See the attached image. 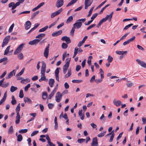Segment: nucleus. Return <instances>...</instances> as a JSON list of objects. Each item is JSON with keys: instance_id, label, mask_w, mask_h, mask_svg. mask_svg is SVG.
Listing matches in <instances>:
<instances>
[{"instance_id": "obj_17", "label": "nucleus", "mask_w": 146, "mask_h": 146, "mask_svg": "<svg viewBox=\"0 0 146 146\" xmlns=\"http://www.w3.org/2000/svg\"><path fill=\"white\" fill-rule=\"evenodd\" d=\"M16 72V70H14L10 72L8 74L7 76L6 77V79H8L11 78L13 76V74L14 75H15V74Z\"/></svg>"}, {"instance_id": "obj_59", "label": "nucleus", "mask_w": 146, "mask_h": 146, "mask_svg": "<svg viewBox=\"0 0 146 146\" xmlns=\"http://www.w3.org/2000/svg\"><path fill=\"white\" fill-rule=\"evenodd\" d=\"M129 34V33H125L124 35H123L119 40L120 41L122 40L125 38L127 35Z\"/></svg>"}, {"instance_id": "obj_6", "label": "nucleus", "mask_w": 146, "mask_h": 146, "mask_svg": "<svg viewBox=\"0 0 146 146\" xmlns=\"http://www.w3.org/2000/svg\"><path fill=\"white\" fill-rule=\"evenodd\" d=\"M93 1H91L90 0H85V9H87L88 7H89L92 4Z\"/></svg>"}, {"instance_id": "obj_27", "label": "nucleus", "mask_w": 146, "mask_h": 146, "mask_svg": "<svg viewBox=\"0 0 146 146\" xmlns=\"http://www.w3.org/2000/svg\"><path fill=\"white\" fill-rule=\"evenodd\" d=\"M78 0H72L66 6V7H67L71 5L76 3Z\"/></svg>"}, {"instance_id": "obj_35", "label": "nucleus", "mask_w": 146, "mask_h": 146, "mask_svg": "<svg viewBox=\"0 0 146 146\" xmlns=\"http://www.w3.org/2000/svg\"><path fill=\"white\" fill-rule=\"evenodd\" d=\"M127 52V51H116V53L118 54L121 55V54H124L126 53Z\"/></svg>"}, {"instance_id": "obj_56", "label": "nucleus", "mask_w": 146, "mask_h": 146, "mask_svg": "<svg viewBox=\"0 0 146 146\" xmlns=\"http://www.w3.org/2000/svg\"><path fill=\"white\" fill-rule=\"evenodd\" d=\"M68 47L67 44L64 43H63L62 45V47L63 49H66Z\"/></svg>"}, {"instance_id": "obj_57", "label": "nucleus", "mask_w": 146, "mask_h": 146, "mask_svg": "<svg viewBox=\"0 0 146 146\" xmlns=\"http://www.w3.org/2000/svg\"><path fill=\"white\" fill-rule=\"evenodd\" d=\"M98 15V13H96L94 14L91 17V19L93 21V20L97 17Z\"/></svg>"}, {"instance_id": "obj_55", "label": "nucleus", "mask_w": 146, "mask_h": 146, "mask_svg": "<svg viewBox=\"0 0 146 146\" xmlns=\"http://www.w3.org/2000/svg\"><path fill=\"white\" fill-rule=\"evenodd\" d=\"M113 60V58L110 55H109L108 59V62H111Z\"/></svg>"}, {"instance_id": "obj_15", "label": "nucleus", "mask_w": 146, "mask_h": 146, "mask_svg": "<svg viewBox=\"0 0 146 146\" xmlns=\"http://www.w3.org/2000/svg\"><path fill=\"white\" fill-rule=\"evenodd\" d=\"M61 40L62 41H65L67 44L71 42V40L70 38L67 36H65L62 37L61 38Z\"/></svg>"}, {"instance_id": "obj_10", "label": "nucleus", "mask_w": 146, "mask_h": 146, "mask_svg": "<svg viewBox=\"0 0 146 146\" xmlns=\"http://www.w3.org/2000/svg\"><path fill=\"white\" fill-rule=\"evenodd\" d=\"M50 47V44H48L47 46L46 47L44 53V56L46 58H47L49 52V48Z\"/></svg>"}, {"instance_id": "obj_33", "label": "nucleus", "mask_w": 146, "mask_h": 146, "mask_svg": "<svg viewBox=\"0 0 146 146\" xmlns=\"http://www.w3.org/2000/svg\"><path fill=\"white\" fill-rule=\"evenodd\" d=\"M24 101L25 103L27 102L28 104H31L32 103L31 100L28 97L24 98Z\"/></svg>"}, {"instance_id": "obj_43", "label": "nucleus", "mask_w": 146, "mask_h": 146, "mask_svg": "<svg viewBox=\"0 0 146 146\" xmlns=\"http://www.w3.org/2000/svg\"><path fill=\"white\" fill-rule=\"evenodd\" d=\"M27 131V129H21L19 131V132L21 133H25Z\"/></svg>"}, {"instance_id": "obj_54", "label": "nucleus", "mask_w": 146, "mask_h": 146, "mask_svg": "<svg viewBox=\"0 0 146 146\" xmlns=\"http://www.w3.org/2000/svg\"><path fill=\"white\" fill-rule=\"evenodd\" d=\"M38 131H34L31 135V137H33L36 135L38 133Z\"/></svg>"}, {"instance_id": "obj_25", "label": "nucleus", "mask_w": 146, "mask_h": 146, "mask_svg": "<svg viewBox=\"0 0 146 146\" xmlns=\"http://www.w3.org/2000/svg\"><path fill=\"white\" fill-rule=\"evenodd\" d=\"M7 97V94L6 92H5L3 96L2 99L0 101V105H1L3 102H4L6 99Z\"/></svg>"}, {"instance_id": "obj_49", "label": "nucleus", "mask_w": 146, "mask_h": 146, "mask_svg": "<svg viewBox=\"0 0 146 146\" xmlns=\"http://www.w3.org/2000/svg\"><path fill=\"white\" fill-rule=\"evenodd\" d=\"M107 1L105 0L104 1L102 2L101 4H100L96 8V9H98L100 8L104 4H105V3Z\"/></svg>"}, {"instance_id": "obj_3", "label": "nucleus", "mask_w": 146, "mask_h": 146, "mask_svg": "<svg viewBox=\"0 0 146 146\" xmlns=\"http://www.w3.org/2000/svg\"><path fill=\"white\" fill-rule=\"evenodd\" d=\"M10 37V36L9 35L6 36L5 37L3 41V44L2 45V47H3L7 44L9 40Z\"/></svg>"}, {"instance_id": "obj_45", "label": "nucleus", "mask_w": 146, "mask_h": 146, "mask_svg": "<svg viewBox=\"0 0 146 146\" xmlns=\"http://www.w3.org/2000/svg\"><path fill=\"white\" fill-rule=\"evenodd\" d=\"M78 49L77 47H76L75 48L74 54L73 56V58H74L76 56V55L78 53Z\"/></svg>"}, {"instance_id": "obj_13", "label": "nucleus", "mask_w": 146, "mask_h": 146, "mask_svg": "<svg viewBox=\"0 0 146 146\" xmlns=\"http://www.w3.org/2000/svg\"><path fill=\"white\" fill-rule=\"evenodd\" d=\"M41 40V39H35V40L30 41L29 44L31 45L36 44L38 43Z\"/></svg>"}, {"instance_id": "obj_8", "label": "nucleus", "mask_w": 146, "mask_h": 146, "mask_svg": "<svg viewBox=\"0 0 146 146\" xmlns=\"http://www.w3.org/2000/svg\"><path fill=\"white\" fill-rule=\"evenodd\" d=\"M91 146H98L97 138L96 137L93 138Z\"/></svg>"}, {"instance_id": "obj_38", "label": "nucleus", "mask_w": 146, "mask_h": 146, "mask_svg": "<svg viewBox=\"0 0 146 146\" xmlns=\"http://www.w3.org/2000/svg\"><path fill=\"white\" fill-rule=\"evenodd\" d=\"M23 139V137L21 134H19L17 137V140L18 141H21Z\"/></svg>"}, {"instance_id": "obj_16", "label": "nucleus", "mask_w": 146, "mask_h": 146, "mask_svg": "<svg viewBox=\"0 0 146 146\" xmlns=\"http://www.w3.org/2000/svg\"><path fill=\"white\" fill-rule=\"evenodd\" d=\"M114 104L116 106L118 107L122 104L121 102L119 100H117L116 99H114L113 100Z\"/></svg>"}, {"instance_id": "obj_19", "label": "nucleus", "mask_w": 146, "mask_h": 146, "mask_svg": "<svg viewBox=\"0 0 146 146\" xmlns=\"http://www.w3.org/2000/svg\"><path fill=\"white\" fill-rule=\"evenodd\" d=\"M62 33L61 30H59L56 32H54L52 33V35L53 37L56 36L60 35Z\"/></svg>"}, {"instance_id": "obj_32", "label": "nucleus", "mask_w": 146, "mask_h": 146, "mask_svg": "<svg viewBox=\"0 0 146 146\" xmlns=\"http://www.w3.org/2000/svg\"><path fill=\"white\" fill-rule=\"evenodd\" d=\"M25 70V68L24 67L19 73L16 75V77H17L22 75L24 72Z\"/></svg>"}, {"instance_id": "obj_29", "label": "nucleus", "mask_w": 146, "mask_h": 146, "mask_svg": "<svg viewBox=\"0 0 146 146\" xmlns=\"http://www.w3.org/2000/svg\"><path fill=\"white\" fill-rule=\"evenodd\" d=\"M45 36V34L43 33H41L39 34L36 37V38H38L39 39H42V38L44 37Z\"/></svg>"}, {"instance_id": "obj_5", "label": "nucleus", "mask_w": 146, "mask_h": 146, "mask_svg": "<svg viewBox=\"0 0 146 146\" xmlns=\"http://www.w3.org/2000/svg\"><path fill=\"white\" fill-rule=\"evenodd\" d=\"M62 95L59 92L57 93L55 96V100L57 102H59L62 98Z\"/></svg>"}, {"instance_id": "obj_39", "label": "nucleus", "mask_w": 146, "mask_h": 146, "mask_svg": "<svg viewBox=\"0 0 146 146\" xmlns=\"http://www.w3.org/2000/svg\"><path fill=\"white\" fill-rule=\"evenodd\" d=\"M39 13V11H37L33 13L32 15L31 18L32 19H33Z\"/></svg>"}, {"instance_id": "obj_11", "label": "nucleus", "mask_w": 146, "mask_h": 146, "mask_svg": "<svg viewBox=\"0 0 146 146\" xmlns=\"http://www.w3.org/2000/svg\"><path fill=\"white\" fill-rule=\"evenodd\" d=\"M64 4V0H57L56 1V6L57 8L62 6Z\"/></svg>"}, {"instance_id": "obj_1", "label": "nucleus", "mask_w": 146, "mask_h": 146, "mask_svg": "<svg viewBox=\"0 0 146 146\" xmlns=\"http://www.w3.org/2000/svg\"><path fill=\"white\" fill-rule=\"evenodd\" d=\"M18 1L15 4L13 2L10 3L8 5L9 7H12L11 9L13 10L17 7L19 6L21 4L23 3L24 1L25 0H17Z\"/></svg>"}, {"instance_id": "obj_42", "label": "nucleus", "mask_w": 146, "mask_h": 146, "mask_svg": "<svg viewBox=\"0 0 146 146\" xmlns=\"http://www.w3.org/2000/svg\"><path fill=\"white\" fill-rule=\"evenodd\" d=\"M23 54L22 53H20L18 55V58L20 60L23 59Z\"/></svg>"}, {"instance_id": "obj_60", "label": "nucleus", "mask_w": 146, "mask_h": 146, "mask_svg": "<svg viewBox=\"0 0 146 146\" xmlns=\"http://www.w3.org/2000/svg\"><path fill=\"white\" fill-rule=\"evenodd\" d=\"M135 36H133V37H132V38H131L128 39L127 40H128V41L129 42V43H130V42H132L133 41H134L135 40Z\"/></svg>"}, {"instance_id": "obj_24", "label": "nucleus", "mask_w": 146, "mask_h": 146, "mask_svg": "<svg viewBox=\"0 0 146 146\" xmlns=\"http://www.w3.org/2000/svg\"><path fill=\"white\" fill-rule=\"evenodd\" d=\"M54 82V79L51 78L49 80V84L51 87H53Z\"/></svg>"}, {"instance_id": "obj_61", "label": "nucleus", "mask_w": 146, "mask_h": 146, "mask_svg": "<svg viewBox=\"0 0 146 146\" xmlns=\"http://www.w3.org/2000/svg\"><path fill=\"white\" fill-rule=\"evenodd\" d=\"M54 106V104L52 103H49L48 104V106L49 109H51Z\"/></svg>"}, {"instance_id": "obj_37", "label": "nucleus", "mask_w": 146, "mask_h": 146, "mask_svg": "<svg viewBox=\"0 0 146 146\" xmlns=\"http://www.w3.org/2000/svg\"><path fill=\"white\" fill-rule=\"evenodd\" d=\"M17 89V87H15L13 86H12L10 88V91L11 92H13L16 90Z\"/></svg>"}, {"instance_id": "obj_53", "label": "nucleus", "mask_w": 146, "mask_h": 146, "mask_svg": "<svg viewBox=\"0 0 146 146\" xmlns=\"http://www.w3.org/2000/svg\"><path fill=\"white\" fill-rule=\"evenodd\" d=\"M106 133V131H104L103 133H101L98 135V136L99 137H101L104 136Z\"/></svg>"}, {"instance_id": "obj_26", "label": "nucleus", "mask_w": 146, "mask_h": 146, "mask_svg": "<svg viewBox=\"0 0 146 146\" xmlns=\"http://www.w3.org/2000/svg\"><path fill=\"white\" fill-rule=\"evenodd\" d=\"M48 96L47 93L46 92H44L42 93V99L43 100H45Z\"/></svg>"}, {"instance_id": "obj_62", "label": "nucleus", "mask_w": 146, "mask_h": 146, "mask_svg": "<svg viewBox=\"0 0 146 146\" xmlns=\"http://www.w3.org/2000/svg\"><path fill=\"white\" fill-rule=\"evenodd\" d=\"M31 85L30 84H29L28 85L26 86L25 88V92H27L28 90V89L30 87Z\"/></svg>"}, {"instance_id": "obj_51", "label": "nucleus", "mask_w": 146, "mask_h": 146, "mask_svg": "<svg viewBox=\"0 0 146 146\" xmlns=\"http://www.w3.org/2000/svg\"><path fill=\"white\" fill-rule=\"evenodd\" d=\"M100 119L101 120H102V122L103 123L104 122L105 120H106V117H105L104 114H102V116L100 118Z\"/></svg>"}, {"instance_id": "obj_36", "label": "nucleus", "mask_w": 146, "mask_h": 146, "mask_svg": "<svg viewBox=\"0 0 146 146\" xmlns=\"http://www.w3.org/2000/svg\"><path fill=\"white\" fill-rule=\"evenodd\" d=\"M48 27L47 26H46L40 29L39 30V32H42L45 31L48 28Z\"/></svg>"}, {"instance_id": "obj_9", "label": "nucleus", "mask_w": 146, "mask_h": 146, "mask_svg": "<svg viewBox=\"0 0 146 146\" xmlns=\"http://www.w3.org/2000/svg\"><path fill=\"white\" fill-rule=\"evenodd\" d=\"M70 60L71 58H66V62L65 64L63 66V68H66V69H68L69 65V64L70 62Z\"/></svg>"}, {"instance_id": "obj_63", "label": "nucleus", "mask_w": 146, "mask_h": 146, "mask_svg": "<svg viewBox=\"0 0 146 146\" xmlns=\"http://www.w3.org/2000/svg\"><path fill=\"white\" fill-rule=\"evenodd\" d=\"M9 85V84L8 82H7L6 84H3L2 86V87L4 88H5L8 87Z\"/></svg>"}, {"instance_id": "obj_46", "label": "nucleus", "mask_w": 146, "mask_h": 146, "mask_svg": "<svg viewBox=\"0 0 146 146\" xmlns=\"http://www.w3.org/2000/svg\"><path fill=\"white\" fill-rule=\"evenodd\" d=\"M14 26V23L12 24V25L11 26L9 29L8 32L9 33H11L12 31Z\"/></svg>"}, {"instance_id": "obj_48", "label": "nucleus", "mask_w": 146, "mask_h": 146, "mask_svg": "<svg viewBox=\"0 0 146 146\" xmlns=\"http://www.w3.org/2000/svg\"><path fill=\"white\" fill-rule=\"evenodd\" d=\"M24 95L23 94V91L22 90H20L19 97L21 98H22L23 97Z\"/></svg>"}, {"instance_id": "obj_22", "label": "nucleus", "mask_w": 146, "mask_h": 146, "mask_svg": "<svg viewBox=\"0 0 146 146\" xmlns=\"http://www.w3.org/2000/svg\"><path fill=\"white\" fill-rule=\"evenodd\" d=\"M39 25V24L38 23H36L35 24V25L34 26V27L32 28V29H31L27 33V34L28 35L30 33H31L35 30L36 28H37L38 27V26Z\"/></svg>"}, {"instance_id": "obj_23", "label": "nucleus", "mask_w": 146, "mask_h": 146, "mask_svg": "<svg viewBox=\"0 0 146 146\" xmlns=\"http://www.w3.org/2000/svg\"><path fill=\"white\" fill-rule=\"evenodd\" d=\"M39 25V24L38 23H36L35 24V25L34 26V27L32 28V29H31L27 33V34L28 35L30 33H31L35 30L36 28H37L38 27V26Z\"/></svg>"}, {"instance_id": "obj_52", "label": "nucleus", "mask_w": 146, "mask_h": 146, "mask_svg": "<svg viewBox=\"0 0 146 146\" xmlns=\"http://www.w3.org/2000/svg\"><path fill=\"white\" fill-rule=\"evenodd\" d=\"M94 9V7H92L91 8L89 11V13L87 15L88 17H89L91 15Z\"/></svg>"}, {"instance_id": "obj_20", "label": "nucleus", "mask_w": 146, "mask_h": 146, "mask_svg": "<svg viewBox=\"0 0 146 146\" xmlns=\"http://www.w3.org/2000/svg\"><path fill=\"white\" fill-rule=\"evenodd\" d=\"M82 109L79 110L78 112V115L80 117V119L83 120L84 119L85 115L84 114V113H82Z\"/></svg>"}, {"instance_id": "obj_31", "label": "nucleus", "mask_w": 146, "mask_h": 146, "mask_svg": "<svg viewBox=\"0 0 146 146\" xmlns=\"http://www.w3.org/2000/svg\"><path fill=\"white\" fill-rule=\"evenodd\" d=\"M54 121L55 124L54 127V129L56 130L58 128V124L57 122V118L56 117H55Z\"/></svg>"}, {"instance_id": "obj_28", "label": "nucleus", "mask_w": 146, "mask_h": 146, "mask_svg": "<svg viewBox=\"0 0 146 146\" xmlns=\"http://www.w3.org/2000/svg\"><path fill=\"white\" fill-rule=\"evenodd\" d=\"M71 75V72L70 70H69L68 71V73L64 76V78H66L70 77Z\"/></svg>"}, {"instance_id": "obj_12", "label": "nucleus", "mask_w": 146, "mask_h": 146, "mask_svg": "<svg viewBox=\"0 0 146 146\" xmlns=\"http://www.w3.org/2000/svg\"><path fill=\"white\" fill-rule=\"evenodd\" d=\"M82 25L81 22L77 21V20L76 21V23L73 24V27L76 29L80 28Z\"/></svg>"}, {"instance_id": "obj_18", "label": "nucleus", "mask_w": 146, "mask_h": 146, "mask_svg": "<svg viewBox=\"0 0 146 146\" xmlns=\"http://www.w3.org/2000/svg\"><path fill=\"white\" fill-rule=\"evenodd\" d=\"M31 23L29 21H27L25 24V29L26 30L29 29L31 27Z\"/></svg>"}, {"instance_id": "obj_14", "label": "nucleus", "mask_w": 146, "mask_h": 146, "mask_svg": "<svg viewBox=\"0 0 146 146\" xmlns=\"http://www.w3.org/2000/svg\"><path fill=\"white\" fill-rule=\"evenodd\" d=\"M137 63L142 67L146 68V64L143 61H141L139 59L136 60Z\"/></svg>"}, {"instance_id": "obj_40", "label": "nucleus", "mask_w": 146, "mask_h": 146, "mask_svg": "<svg viewBox=\"0 0 146 146\" xmlns=\"http://www.w3.org/2000/svg\"><path fill=\"white\" fill-rule=\"evenodd\" d=\"M13 131V127L12 126H11L10 127L8 133L10 134H12Z\"/></svg>"}, {"instance_id": "obj_2", "label": "nucleus", "mask_w": 146, "mask_h": 146, "mask_svg": "<svg viewBox=\"0 0 146 146\" xmlns=\"http://www.w3.org/2000/svg\"><path fill=\"white\" fill-rule=\"evenodd\" d=\"M113 13V12H112L109 15H107L105 18H103L100 21L99 23L101 25L103 22H105L108 20L110 22L111 20Z\"/></svg>"}, {"instance_id": "obj_7", "label": "nucleus", "mask_w": 146, "mask_h": 146, "mask_svg": "<svg viewBox=\"0 0 146 146\" xmlns=\"http://www.w3.org/2000/svg\"><path fill=\"white\" fill-rule=\"evenodd\" d=\"M62 10L63 9L61 8L59 10L52 13L51 15V17L52 18H54L55 16L60 14Z\"/></svg>"}, {"instance_id": "obj_30", "label": "nucleus", "mask_w": 146, "mask_h": 146, "mask_svg": "<svg viewBox=\"0 0 146 146\" xmlns=\"http://www.w3.org/2000/svg\"><path fill=\"white\" fill-rule=\"evenodd\" d=\"M73 20V18L72 16H71L68 17L66 21V23L68 24L70 22H72Z\"/></svg>"}, {"instance_id": "obj_21", "label": "nucleus", "mask_w": 146, "mask_h": 146, "mask_svg": "<svg viewBox=\"0 0 146 146\" xmlns=\"http://www.w3.org/2000/svg\"><path fill=\"white\" fill-rule=\"evenodd\" d=\"M20 116L19 115V113H17V116L16 117V120H15V123L16 124H18L20 122Z\"/></svg>"}, {"instance_id": "obj_64", "label": "nucleus", "mask_w": 146, "mask_h": 146, "mask_svg": "<svg viewBox=\"0 0 146 146\" xmlns=\"http://www.w3.org/2000/svg\"><path fill=\"white\" fill-rule=\"evenodd\" d=\"M27 141L28 142V144L29 145V146H31V138H28V139H27Z\"/></svg>"}, {"instance_id": "obj_34", "label": "nucleus", "mask_w": 146, "mask_h": 146, "mask_svg": "<svg viewBox=\"0 0 146 146\" xmlns=\"http://www.w3.org/2000/svg\"><path fill=\"white\" fill-rule=\"evenodd\" d=\"M10 46H9L6 49L4 52V55H5L7 54L9 52L10 48Z\"/></svg>"}, {"instance_id": "obj_41", "label": "nucleus", "mask_w": 146, "mask_h": 146, "mask_svg": "<svg viewBox=\"0 0 146 146\" xmlns=\"http://www.w3.org/2000/svg\"><path fill=\"white\" fill-rule=\"evenodd\" d=\"M20 104L19 103L18 105L17 106L16 108L15 111L17 113H19V111H20Z\"/></svg>"}, {"instance_id": "obj_4", "label": "nucleus", "mask_w": 146, "mask_h": 146, "mask_svg": "<svg viewBox=\"0 0 146 146\" xmlns=\"http://www.w3.org/2000/svg\"><path fill=\"white\" fill-rule=\"evenodd\" d=\"M25 45V44H22L18 47L17 49L15 51L14 54H17L19 52H21L23 49V48Z\"/></svg>"}, {"instance_id": "obj_47", "label": "nucleus", "mask_w": 146, "mask_h": 146, "mask_svg": "<svg viewBox=\"0 0 146 146\" xmlns=\"http://www.w3.org/2000/svg\"><path fill=\"white\" fill-rule=\"evenodd\" d=\"M82 80H72V82L73 83H79L82 82Z\"/></svg>"}, {"instance_id": "obj_58", "label": "nucleus", "mask_w": 146, "mask_h": 146, "mask_svg": "<svg viewBox=\"0 0 146 146\" xmlns=\"http://www.w3.org/2000/svg\"><path fill=\"white\" fill-rule=\"evenodd\" d=\"M75 28L73 27L72 29L70 32V35L73 36L74 35V33L75 31Z\"/></svg>"}, {"instance_id": "obj_50", "label": "nucleus", "mask_w": 146, "mask_h": 146, "mask_svg": "<svg viewBox=\"0 0 146 146\" xmlns=\"http://www.w3.org/2000/svg\"><path fill=\"white\" fill-rule=\"evenodd\" d=\"M86 139H78L77 140V142L79 143H82L83 142H84Z\"/></svg>"}, {"instance_id": "obj_44", "label": "nucleus", "mask_w": 146, "mask_h": 146, "mask_svg": "<svg viewBox=\"0 0 146 146\" xmlns=\"http://www.w3.org/2000/svg\"><path fill=\"white\" fill-rule=\"evenodd\" d=\"M133 25V24H129L126 26L123 29V30H125L127 29L129 27Z\"/></svg>"}]
</instances>
